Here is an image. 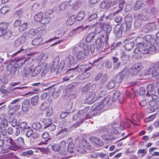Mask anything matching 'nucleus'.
Masks as SVG:
<instances>
[{"label": "nucleus", "mask_w": 159, "mask_h": 159, "mask_svg": "<svg viewBox=\"0 0 159 159\" xmlns=\"http://www.w3.org/2000/svg\"><path fill=\"white\" fill-rule=\"evenodd\" d=\"M50 146H51L52 149L55 151H59L60 149V146L58 144L51 143Z\"/></svg>", "instance_id": "nucleus-54"}, {"label": "nucleus", "mask_w": 159, "mask_h": 159, "mask_svg": "<svg viewBox=\"0 0 159 159\" xmlns=\"http://www.w3.org/2000/svg\"><path fill=\"white\" fill-rule=\"evenodd\" d=\"M129 73L128 69L127 67H126L124 69L118 74L121 76L122 78L124 79L127 78Z\"/></svg>", "instance_id": "nucleus-22"}, {"label": "nucleus", "mask_w": 159, "mask_h": 159, "mask_svg": "<svg viewBox=\"0 0 159 159\" xmlns=\"http://www.w3.org/2000/svg\"><path fill=\"white\" fill-rule=\"evenodd\" d=\"M85 13L84 11H80L77 14L76 19L78 21H81L82 20L84 17Z\"/></svg>", "instance_id": "nucleus-45"}, {"label": "nucleus", "mask_w": 159, "mask_h": 159, "mask_svg": "<svg viewBox=\"0 0 159 159\" xmlns=\"http://www.w3.org/2000/svg\"><path fill=\"white\" fill-rule=\"evenodd\" d=\"M16 143L20 146H22L24 144V139L21 137H19L16 140Z\"/></svg>", "instance_id": "nucleus-58"}, {"label": "nucleus", "mask_w": 159, "mask_h": 159, "mask_svg": "<svg viewBox=\"0 0 159 159\" xmlns=\"http://www.w3.org/2000/svg\"><path fill=\"white\" fill-rule=\"evenodd\" d=\"M75 149V145L73 142H70L68 146L67 151L68 152L73 153Z\"/></svg>", "instance_id": "nucleus-40"}, {"label": "nucleus", "mask_w": 159, "mask_h": 159, "mask_svg": "<svg viewBox=\"0 0 159 159\" xmlns=\"http://www.w3.org/2000/svg\"><path fill=\"white\" fill-rule=\"evenodd\" d=\"M27 125V123L26 122H22L20 124V129L21 133L24 134L25 132V129H26V127Z\"/></svg>", "instance_id": "nucleus-44"}, {"label": "nucleus", "mask_w": 159, "mask_h": 159, "mask_svg": "<svg viewBox=\"0 0 159 159\" xmlns=\"http://www.w3.org/2000/svg\"><path fill=\"white\" fill-rule=\"evenodd\" d=\"M133 18L130 16H126L125 17V23L128 27H131L132 25Z\"/></svg>", "instance_id": "nucleus-32"}, {"label": "nucleus", "mask_w": 159, "mask_h": 159, "mask_svg": "<svg viewBox=\"0 0 159 159\" xmlns=\"http://www.w3.org/2000/svg\"><path fill=\"white\" fill-rule=\"evenodd\" d=\"M146 28L150 31L156 29V25L154 23H149L146 26Z\"/></svg>", "instance_id": "nucleus-50"}, {"label": "nucleus", "mask_w": 159, "mask_h": 159, "mask_svg": "<svg viewBox=\"0 0 159 159\" xmlns=\"http://www.w3.org/2000/svg\"><path fill=\"white\" fill-rule=\"evenodd\" d=\"M21 37L24 39L25 42L26 40H29L33 38L29 31L25 32Z\"/></svg>", "instance_id": "nucleus-42"}, {"label": "nucleus", "mask_w": 159, "mask_h": 159, "mask_svg": "<svg viewBox=\"0 0 159 159\" xmlns=\"http://www.w3.org/2000/svg\"><path fill=\"white\" fill-rule=\"evenodd\" d=\"M33 153V151L29 150L22 152L21 156L23 157L24 159H29L30 156Z\"/></svg>", "instance_id": "nucleus-26"}, {"label": "nucleus", "mask_w": 159, "mask_h": 159, "mask_svg": "<svg viewBox=\"0 0 159 159\" xmlns=\"http://www.w3.org/2000/svg\"><path fill=\"white\" fill-rule=\"evenodd\" d=\"M39 97L38 95L32 97L30 100L31 104L34 106L37 105L39 103Z\"/></svg>", "instance_id": "nucleus-31"}, {"label": "nucleus", "mask_w": 159, "mask_h": 159, "mask_svg": "<svg viewBox=\"0 0 159 159\" xmlns=\"http://www.w3.org/2000/svg\"><path fill=\"white\" fill-rule=\"evenodd\" d=\"M10 9L9 7L4 6L1 9V12L2 13L4 14L7 13Z\"/></svg>", "instance_id": "nucleus-64"}, {"label": "nucleus", "mask_w": 159, "mask_h": 159, "mask_svg": "<svg viewBox=\"0 0 159 159\" xmlns=\"http://www.w3.org/2000/svg\"><path fill=\"white\" fill-rule=\"evenodd\" d=\"M90 68H89L87 69V70H85L84 72L81 75L80 78L81 80L86 79L90 76V74L89 72L88 71V70Z\"/></svg>", "instance_id": "nucleus-39"}, {"label": "nucleus", "mask_w": 159, "mask_h": 159, "mask_svg": "<svg viewBox=\"0 0 159 159\" xmlns=\"http://www.w3.org/2000/svg\"><path fill=\"white\" fill-rule=\"evenodd\" d=\"M134 17L135 19L138 20L141 22L147 21L149 19V18L147 15L143 12L135 14Z\"/></svg>", "instance_id": "nucleus-11"}, {"label": "nucleus", "mask_w": 159, "mask_h": 159, "mask_svg": "<svg viewBox=\"0 0 159 159\" xmlns=\"http://www.w3.org/2000/svg\"><path fill=\"white\" fill-rule=\"evenodd\" d=\"M25 42L21 37H20L15 41L14 43V46L17 48L22 45Z\"/></svg>", "instance_id": "nucleus-33"}, {"label": "nucleus", "mask_w": 159, "mask_h": 159, "mask_svg": "<svg viewBox=\"0 0 159 159\" xmlns=\"http://www.w3.org/2000/svg\"><path fill=\"white\" fill-rule=\"evenodd\" d=\"M33 68V66L32 65H31L29 67L26 68L25 70H24L25 75H30Z\"/></svg>", "instance_id": "nucleus-59"}, {"label": "nucleus", "mask_w": 159, "mask_h": 159, "mask_svg": "<svg viewBox=\"0 0 159 159\" xmlns=\"http://www.w3.org/2000/svg\"><path fill=\"white\" fill-rule=\"evenodd\" d=\"M31 126L34 129L36 130H40L42 128V125L41 124L38 122L33 123L32 124Z\"/></svg>", "instance_id": "nucleus-34"}, {"label": "nucleus", "mask_w": 159, "mask_h": 159, "mask_svg": "<svg viewBox=\"0 0 159 159\" xmlns=\"http://www.w3.org/2000/svg\"><path fill=\"white\" fill-rule=\"evenodd\" d=\"M95 36V33L92 32L89 33L87 36L86 39V41L88 42H91L94 38Z\"/></svg>", "instance_id": "nucleus-51"}, {"label": "nucleus", "mask_w": 159, "mask_h": 159, "mask_svg": "<svg viewBox=\"0 0 159 159\" xmlns=\"http://www.w3.org/2000/svg\"><path fill=\"white\" fill-rule=\"evenodd\" d=\"M107 93V92L105 90H103L101 91L98 94V95L96 97L97 98V100L103 97Z\"/></svg>", "instance_id": "nucleus-52"}, {"label": "nucleus", "mask_w": 159, "mask_h": 159, "mask_svg": "<svg viewBox=\"0 0 159 159\" xmlns=\"http://www.w3.org/2000/svg\"><path fill=\"white\" fill-rule=\"evenodd\" d=\"M73 106V103L71 102H69L66 104L64 109L65 111L67 112H70L72 109Z\"/></svg>", "instance_id": "nucleus-41"}, {"label": "nucleus", "mask_w": 159, "mask_h": 159, "mask_svg": "<svg viewBox=\"0 0 159 159\" xmlns=\"http://www.w3.org/2000/svg\"><path fill=\"white\" fill-rule=\"evenodd\" d=\"M9 24L7 22H2L0 23V29L5 31L7 29Z\"/></svg>", "instance_id": "nucleus-56"}, {"label": "nucleus", "mask_w": 159, "mask_h": 159, "mask_svg": "<svg viewBox=\"0 0 159 159\" xmlns=\"http://www.w3.org/2000/svg\"><path fill=\"white\" fill-rule=\"evenodd\" d=\"M130 28V27H128L125 24L123 23L121 26L120 25V28L121 29L122 31H123V32H125L129 29Z\"/></svg>", "instance_id": "nucleus-60"}, {"label": "nucleus", "mask_w": 159, "mask_h": 159, "mask_svg": "<svg viewBox=\"0 0 159 159\" xmlns=\"http://www.w3.org/2000/svg\"><path fill=\"white\" fill-rule=\"evenodd\" d=\"M49 105L46 102H44L40 106V110L42 111L45 110L48 107Z\"/></svg>", "instance_id": "nucleus-62"}, {"label": "nucleus", "mask_w": 159, "mask_h": 159, "mask_svg": "<svg viewBox=\"0 0 159 159\" xmlns=\"http://www.w3.org/2000/svg\"><path fill=\"white\" fill-rule=\"evenodd\" d=\"M145 43H147V46L148 44L150 43V44L156 43L155 39L154 37V36L152 35H147L145 37L144 39Z\"/></svg>", "instance_id": "nucleus-19"}, {"label": "nucleus", "mask_w": 159, "mask_h": 159, "mask_svg": "<svg viewBox=\"0 0 159 159\" xmlns=\"http://www.w3.org/2000/svg\"><path fill=\"white\" fill-rule=\"evenodd\" d=\"M42 67L41 70H43L41 74V76L44 77L45 75L48 72V67L47 63H44L41 65Z\"/></svg>", "instance_id": "nucleus-24"}, {"label": "nucleus", "mask_w": 159, "mask_h": 159, "mask_svg": "<svg viewBox=\"0 0 159 159\" xmlns=\"http://www.w3.org/2000/svg\"><path fill=\"white\" fill-rule=\"evenodd\" d=\"M81 3V2L78 0H70L69 3L67 2H65L61 4L59 6V8L61 11H64L68 5H69L70 6H73V9H77L80 7Z\"/></svg>", "instance_id": "nucleus-2"}, {"label": "nucleus", "mask_w": 159, "mask_h": 159, "mask_svg": "<svg viewBox=\"0 0 159 159\" xmlns=\"http://www.w3.org/2000/svg\"><path fill=\"white\" fill-rule=\"evenodd\" d=\"M98 18V16L97 12H93L91 13L88 16L87 18V21L89 22L92 23V25L95 24V20Z\"/></svg>", "instance_id": "nucleus-15"}, {"label": "nucleus", "mask_w": 159, "mask_h": 159, "mask_svg": "<svg viewBox=\"0 0 159 159\" xmlns=\"http://www.w3.org/2000/svg\"><path fill=\"white\" fill-rule=\"evenodd\" d=\"M30 103V101L28 99L24 100L22 104L21 108L23 111L27 112L28 111Z\"/></svg>", "instance_id": "nucleus-16"}, {"label": "nucleus", "mask_w": 159, "mask_h": 159, "mask_svg": "<svg viewBox=\"0 0 159 159\" xmlns=\"http://www.w3.org/2000/svg\"><path fill=\"white\" fill-rule=\"evenodd\" d=\"M81 50L77 53L76 57L78 60L80 61L84 59L86 56L89 54L87 46L84 43H80L79 45Z\"/></svg>", "instance_id": "nucleus-1"}, {"label": "nucleus", "mask_w": 159, "mask_h": 159, "mask_svg": "<svg viewBox=\"0 0 159 159\" xmlns=\"http://www.w3.org/2000/svg\"><path fill=\"white\" fill-rule=\"evenodd\" d=\"M120 92L119 90L116 91L113 95L112 101L114 102L117 100L120 95Z\"/></svg>", "instance_id": "nucleus-53"}, {"label": "nucleus", "mask_w": 159, "mask_h": 159, "mask_svg": "<svg viewBox=\"0 0 159 159\" xmlns=\"http://www.w3.org/2000/svg\"><path fill=\"white\" fill-rule=\"evenodd\" d=\"M112 4L111 1L110 0H104L101 3L100 7L102 9H108Z\"/></svg>", "instance_id": "nucleus-17"}, {"label": "nucleus", "mask_w": 159, "mask_h": 159, "mask_svg": "<svg viewBox=\"0 0 159 159\" xmlns=\"http://www.w3.org/2000/svg\"><path fill=\"white\" fill-rule=\"evenodd\" d=\"M11 111V109H10V110L8 111L9 116L8 117V120L10 123L11 122V121L15 119L13 116L14 113L10 112Z\"/></svg>", "instance_id": "nucleus-57"}, {"label": "nucleus", "mask_w": 159, "mask_h": 159, "mask_svg": "<svg viewBox=\"0 0 159 159\" xmlns=\"http://www.w3.org/2000/svg\"><path fill=\"white\" fill-rule=\"evenodd\" d=\"M91 139L92 142L96 145L102 146L104 144L103 143L101 140L95 137H92Z\"/></svg>", "instance_id": "nucleus-27"}, {"label": "nucleus", "mask_w": 159, "mask_h": 159, "mask_svg": "<svg viewBox=\"0 0 159 159\" xmlns=\"http://www.w3.org/2000/svg\"><path fill=\"white\" fill-rule=\"evenodd\" d=\"M137 47H144L147 46V43H145L144 39L142 37H138L133 40Z\"/></svg>", "instance_id": "nucleus-9"}, {"label": "nucleus", "mask_w": 159, "mask_h": 159, "mask_svg": "<svg viewBox=\"0 0 159 159\" xmlns=\"http://www.w3.org/2000/svg\"><path fill=\"white\" fill-rule=\"evenodd\" d=\"M102 25L103 30L105 31L106 34L105 41L106 43V44H107L108 43V41L109 39V34L112 30V27L108 23H103Z\"/></svg>", "instance_id": "nucleus-5"}, {"label": "nucleus", "mask_w": 159, "mask_h": 159, "mask_svg": "<svg viewBox=\"0 0 159 159\" xmlns=\"http://www.w3.org/2000/svg\"><path fill=\"white\" fill-rule=\"evenodd\" d=\"M147 89L148 92L146 96L148 95L150 96V95L152 94L154 92V86L153 84H149L147 86Z\"/></svg>", "instance_id": "nucleus-25"}, {"label": "nucleus", "mask_w": 159, "mask_h": 159, "mask_svg": "<svg viewBox=\"0 0 159 159\" xmlns=\"http://www.w3.org/2000/svg\"><path fill=\"white\" fill-rule=\"evenodd\" d=\"M120 25L119 24L116 25L114 28V32L117 38L120 37L122 34L123 31L120 28Z\"/></svg>", "instance_id": "nucleus-20"}, {"label": "nucleus", "mask_w": 159, "mask_h": 159, "mask_svg": "<svg viewBox=\"0 0 159 159\" xmlns=\"http://www.w3.org/2000/svg\"><path fill=\"white\" fill-rule=\"evenodd\" d=\"M76 20L75 16H72L69 17L66 21V24L70 25L74 24Z\"/></svg>", "instance_id": "nucleus-37"}, {"label": "nucleus", "mask_w": 159, "mask_h": 159, "mask_svg": "<svg viewBox=\"0 0 159 159\" xmlns=\"http://www.w3.org/2000/svg\"><path fill=\"white\" fill-rule=\"evenodd\" d=\"M31 61H33L32 59L30 58L17 59L15 57V59L13 60V61L16 62L15 65L17 66L16 67H20L25 62L30 64V62H31Z\"/></svg>", "instance_id": "nucleus-6"}, {"label": "nucleus", "mask_w": 159, "mask_h": 159, "mask_svg": "<svg viewBox=\"0 0 159 159\" xmlns=\"http://www.w3.org/2000/svg\"><path fill=\"white\" fill-rule=\"evenodd\" d=\"M116 3H118L119 7L120 9L122 10L125 4V2L124 0H117Z\"/></svg>", "instance_id": "nucleus-61"}, {"label": "nucleus", "mask_w": 159, "mask_h": 159, "mask_svg": "<svg viewBox=\"0 0 159 159\" xmlns=\"http://www.w3.org/2000/svg\"><path fill=\"white\" fill-rule=\"evenodd\" d=\"M66 64L68 66H74L76 62V60L73 56L69 55L65 59Z\"/></svg>", "instance_id": "nucleus-13"}, {"label": "nucleus", "mask_w": 159, "mask_h": 159, "mask_svg": "<svg viewBox=\"0 0 159 159\" xmlns=\"http://www.w3.org/2000/svg\"><path fill=\"white\" fill-rule=\"evenodd\" d=\"M132 68L137 70L139 72H140L141 70L143 68V66L141 62H137L133 66H132Z\"/></svg>", "instance_id": "nucleus-48"}, {"label": "nucleus", "mask_w": 159, "mask_h": 159, "mask_svg": "<svg viewBox=\"0 0 159 159\" xmlns=\"http://www.w3.org/2000/svg\"><path fill=\"white\" fill-rule=\"evenodd\" d=\"M12 34V32L11 31L9 30L7 31L3 35V38L5 40H9Z\"/></svg>", "instance_id": "nucleus-47"}, {"label": "nucleus", "mask_w": 159, "mask_h": 159, "mask_svg": "<svg viewBox=\"0 0 159 159\" xmlns=\"http://www.w3.org/2000/svg\"><path fill=\"white\" fill-rule=\"evenodd\" d=\"M65 62L64 61H61L59 63L58 58H55L52 63L51 70V72L56 71V73L58 74L62 71Z\"/></svg>", "instance_id": "nucleus-3"}, {"label": "nucleus", "mask_w": 159, "mask_h": 159, "mask_svg": "<svg viewBox=\"0 0 159 159\" xmlns=\"http://www.w3.org/2000/svg\"><path fill=\"white\" fill-rule=\"evenodd\" d=\"M43 39L42 37H38L32 41V43L34 46H39L44 43H43Z\"/></svg>", "instance_id": "nucleus-21"}, {"label": "nucleus", "mask_w": 159, "mask_h": 159, "mask_svg": "<svg viewBox=\"0 0 159 159\" xmlns=\"http://www.w3.org/2000/svg\"><path fill=\"white\" fill-rule=\"evenodd\" d=\"M134 44V42L133 40L126 43L125 45V49L128 51L131 50L133 48Z\"/></svg>", "instance_id": "nucleus-28"}, {"label": "nucleus", "mask_w": 159, "mask_h": 159, "mask_svg": "<svg viewBox=\"0 0 159 159\" xmlns=\"http://www.w3.org/2000/svg\"><path fill=\"white\" fill-rule=\"evenodd\" d=\"M146 7V4L141 0H138L134 3L133 9L134 11H143Z\"/></svg>", "instance_id": "nucleus-7"}, {"label": "nucleus", "mask_w": 159, "mask_h": 159, "mask_svg": "<svg viewBox=\"0 0 159 159\" xmlns=\"http://www.w3.org/2000/svg\"><path fill=\"white\" fill-rule=\"evenodd\" d=\"M52 119L51 118H46L44 119L42 121L43 124L44 125V129L47 128V127L51 123Z\"/></svg>", "instance_id": "nucleus-38"}, {"label": "nucleus", "mask_w": 159, "mask_h": 159, "mask_svg": "<svg viewBox=\"0 0 159 159\" xmlns=\"http://www.w3.org/2000/svg\"><path fill=\"white\" fill-rule=\"evenodd\" d=\"M116 85L115 82L114 81H111L107 84V89H111L113 88Z\"/></svg>", "instance_id": "nucleus-55"}, {"label": "nucleus", "mask_w": 159, "mask_h": 159, "mask_svg": "<svg viewBox=\"0 0 159 159\" xmlns=\"http://www.w3.org/2000/svg\"><path fill=\"white\" fill-rule=\"evenodd\" d=\"M152 70L153 77L158 78L159 77V62L151 64Z\"/></svg>", "instance_id": "nucleus-10"}, {"label": "nucleus", "mask_w": 159, "mask_h": 159, "mask_svg": "<svg viewBox=\"0 0 159 159\" xmlns=\"http://www.w3.org/2000/svg\"><path fill=\"white\" fill-rule=\"evenodd\" d=\"M33 130L32 129H30L27 131L26 133V136L27 138L30 137L32 135V136L33 138L34 139H35L38 137V136H35V135H36L37 134L34 133H33Z\"/></svg>", "instance_id": "nucleus-36"}, {"label": "nucleus", "mask_w": 159, "mask_h": 159, "mask_svg": "<svg viewBox=\"0 0 159 159\" xmlns=\"http://www.w3.org/2000/svg\"><path fill=\"white\" fill-rule=\"evenodd\" d=\"M96 87V85L95 84H91L90 83H87L85 86V91L86 92L87 94L88 93L89 94L92 93V92L95 89Z\"/></svg>", "instance_id": "nucleus-14"}, {"label": "nucleus", "mask_w": 159, "mask_h": 159, "mask_svg": "<svg viewBox=\"0 0 159 159\" xmlns=\"http://www.w3.org/2000/svg\"><path fill=\"white\" fill-rule=\"evenodd\" d=\"M7 70L5 74L7 76L11 75L12 77L14 76L17 68L16 66L11 63L6 66Z\"/></svg>", "instance_id": "nucleus-4"}, {"label": "nucleus", "mask_w": 159, "mask_h": 159, "mask_svg": "<svg viewBox=\"0 0 159 159\" xmlns=\"http://www.w3.org/2000/svg\"><path fill=\"white\" fill-rule=\"evenodd\" d=\"M111 99V96L108 95L103 99L101 103L104 106L106 105L110 106L111 105L112 101Z\"/></svg>", "instance_id": "nucleus-23"}, {"label": "nucleus", "mask_w": 159, "mask_h": 159, "mask_svg": "<svg viewBox=\"0 0 159 159\" xmlns=\"http://www.w3.org/2000/svg\"><path fill=\"white\" fill-rule=\"evenodd\" d=\"M43 14L41 12H39L34 16V19L35 21L41 22L43 18Z\"/></svg>", "instance_id": "nucleus-35"}, {"label": "nucleus", "mask_w": 159, "mask_h": 159, "mask_svg": "<svg viewBox=\"0 0 159 159\" xmlns=\"http://www.w3.org/2000/svg\"><path fill=\"white\" fill-rule=\"evenodd\" d=\"M21 37L24 39L25 42L26 40H29L33 38L29 31L25 32Z\"/></svg>", "instance_id": "nucleus-43"}, {"label": "nucleus", "mask_w": 159, "mask_h": 159, "mask_svg": "<svg viewBox=\"0 0 159 159\" xmlns=\"http://www.w3.org/2000/svg\"><path fill=\"white\" fill-rule=\"evenodd\" d=\"M89 67H87V66L85 65H81L80 66H77L73 69L75 70V69H77V70L79 72L84 71H85V70H87V69L89 68Z\"/></svg>", "instance_id": "nucleus-46"}, {"label": "nucleus", "mask_w": 159, "mask_h": 159, "mask_svg": "<svg viewBox=\"0 0 159 159\" xmlns=\"http://www.w3.org/2000/svg\"><path fill=\"white\" fill-rule=\"evenodd\" d=\"M145 12L150 16H152L155 15L157 11L155 8L148 7L145 9Z\"/></svg>", "instance_id": "nucleus-29"}, {"label": "nucleus", "mask_w": 159, "mask_h": 159, "mask_svg": "<svg viewBox=\"0 0 159 159\" xmlns=\"http://www.w3.org/2000/svg\"><path fill=\"white\" fill-rule=\"evenodd\" d=\"M89 107H85L82 110H80L78 112V114L80 115H83V114L86 113L89 110Z\"/></svg>", "instance_id": "nucleus-63"}, {"label": "nucleus", "mask_w": 159, "mask_h": 159, "mask_svg": "<svg viewBox=\"0 0 159 159\" xmlns=\"http://www.w3.org/2000/svg\"><path fill=\"white\" fill-rule=\"evenodd\" d=\"M79 140L80 144L87 149L91 150V147L90 144L85 139L82 138L80 139L79 137H77L75 140V142H77Z\"/></svg>", "instance_id": "nucleus-8"}, {"label": "nucleus", "mask_w": 159, "mask_h": 159, "mask_svg": "<svg viewBox=\"0 0 159 159\" xmlns=\"http://www.w3.org/2000/svg\"><path fill=\"white\" fill-rule=\"evenodd\" d=\"M103 43L102 38H98L96 41V48L97 50L101 51L103 47Z\"/></svg>", "instance_id": "nucleus-18"}, {"label": "nucleus", "mask_w": 159, "mask_h": 159, "mask_svg": "<svg viewBox=\"0 0 159 159\" xmlns=\"http://www.w3.org/2000/svg\"><path fill=\"white\" fill-rule=\"evenodd\" d=\"M87 94L89 97L85 100V103L91 104L97 100V98L95 97L96 93L94 92Z\"/></svg>", "instance_id": "nucleus-12"}, {"label": "nucleus", "mask_w": 159, "mask_h": 159, "mask_svg": "<svg viewBox=\"0 0 159 159\" xmlns=\"http://www.w3.org/2000/svg\"><path fill=\"white\" fill-rule=\"evenodd\" d=\"M102 138L105 140L111 141L114 139L115 137L113 136L107 134H104L101 136Z\"/></svg>", "instance_id": "nucleus-49"}, {"label": "nucleus", "mask_w": 159, "mask_h": 159, "mask_svg": "<svg viewBox=\"0 0 159 159\" xmlns=\"http://www.w3.org/2000/svg\"><path fill=\"white\" fill-rule=\"evenodd\" d=\"M41 65H39L36 66L33 70L31 74L32 76H35L37 75L41 71Z\"/></svg>", "instance_id": "nucleus-30"}]
</instances>
